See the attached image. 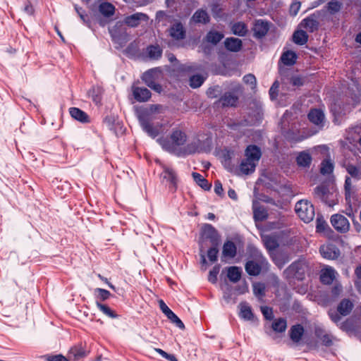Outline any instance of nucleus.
Wrapping results in <instances>:
<instances>
[{
  "label": "nucleus",
  "mask_w": 361,
  "mask_h": 361,
  "mask_svg": "<svg viewBox=\"0 0 361 361\" xmlns=\"http://www.w3.org/2000/svg\"><path fill=\"white\" fill-rule=\"evenodd\" d=\"M186 141V134L180 130H173L169 139L159 138L157 140L165 151L180 157L204 152L209 142L208 139L202 140L199 135L193 137L188 143Z\"/></svg>",
  "instance_id": "1"
},
{
  "label": "nucleus",
  "mask_w": 361,
  "mask_h": 361,
  "mask_svg": "<svg viewBox=\"0 0 361 361\" xmlns=\"http://www.w3.org/2000/svg\"><path fill=\"white\" fill-rule=\"evenodd\" d=\"M162 106L159 104H151L147 107L137 109V117L140 125L149 137L155 138L159 135L162 128L160 123L154 124L153 121L156 119V114L161 111Z\"/></svg>",
  "instance_id": "2"
},
{
  "label": "nucleus",
  "mask_w": 361,
  "mask_h": 361,
  "mask_svg": "<svg viewBox=\"0 0 361 361\" xmlns=\"http://www.w3.org/2000/svg\"><path fill=\"white\" fill-rule=\"evenodd\" d=\"M262 152L259 147L250 145L245 151V157L238 167H235L233 173L236 175H250L255 172V168L261 158Z\"/></svg>",
  "instance_id": "3"
},
{
  "label": "nucleus",
  "mask_w": 361,
  "mask_h": 361,
  "mask_svg": "<svg viewBox=\"0 0 361 361\" xmlns=\"http://www.w3.org/2000/svg\"><path fill=\"white\" fill-rule=\"evenodd\" d=\"M343 166L350 175V176H346L345 181V199L348 200L350 199L353 190L352 179L355 180L361 179V167L354 166L350 163H345Z\"/></svg>",
  "instance_id": "4"
},
{
  "label": "nucleus",
  "mask_w": 361,
  "mask_h": 361,
  "mask_svg": "<svg viewBox=\"0 0 361 361\" xmlns=\"http://www.w3.org/2000/svg\"><path fill=\"white\" fill-rule=\"evenodd\" d=\"M308 271V265L304 260H298L292 263L283 272L288 279L302 280Z\"/></svg>",
  "instance_id": "5"
},
{
  "label": "nucleus",
  "mask_w": 361,
  "mask_h": 361,
  "mask_svg": "<svg viewBox=\"0 0 361 361\" xmlns=\"http://www.w3.org/2000/svg\"><path fill=\"white\" fill-rule=\"evenodd\" d=\"M269 263L263 255L256 251L255 258L253 260H249L245 265L246 272L250 276H257L262 269L268 268Z\"/></svg>",
  "instance_id": "6"
},
{
  "label": "nucleus",
  "mask_w": 361,
  "mask_h": 361,
  "mask_svg": "<svg viewBox=\"0 0 361 361\" xmlns=\"http://www.w3.org/2000/svg\"><path fill=\"white\" fill-rule=\"evenodd\" d=\"M295 210L299 218L305 223L312 221L315 215L313 204L307 200L298 201L295 204Z\"/></svg>",
  "instance_id": "7"
},
{
  "label": "nucleus",
  "mask_w": 361,
  "mask_h": 361,
  "mask_svg": "<svg viewBox=\"0 0 361 361\" xmlns=\"http://www.w3.org/2000/svg\"><path fill=\"white\" fill-rule=\"evenodd\" d=\"M314 196L329 207H333L337 203V194L330 192L328 188L323 185L314 188Z\"/></svg>",
  "instance_id": "8"
},
{
  "label": "nucleus",
  "mask_w": 361,
  "mask_h": 361,
  "mask_svg": "<svg viewBox=\"0 0 361 361\" xmlns=\"http://www.w3.org/2000/svg\"><path fill=\"white\" fill-rule=\"evenodd\" d=\"M159 74V71L158 69H150L143 73L142 79L149 87L157 92H161L162 87L159 83L157 82Z\"/></svg>",
  "instance_id": "9"
},
{
  "label": "nucleus",
  "mask_w": 361,
  "mask_h": 361,
  "mask_svg": "<svg viewBox=\"0 0 361 361\" xmlns=\"http://www.w3.org/2000/svg\"><path fill=\"white\" fill-rule=\"evenodd\" d=\"M333 227L341 233H345L349 230L350 224L346 217L341 214H334L331 218Z\"/></svg>",
  "instance_id": "10"
},
{
  "label": "nucleus",
  "mask_w": 361,
  "mask_h": 361,
  "mask_svg": "<svg viewBox=\"0 0 361 361\" xmlns=\"http://www.w3.org/2000/svg\"><path fill=\"white\" fill-rule=\"evenodd\" d=\"M238 101V97L234 92H225L218 100L217 104L221 106H235Z\"/></svg>",
  "instance_id": "11"
},
{
  "label": "nucleus",
  "mask_w": 361,
  "mask_h": 361,
  "mask_svg": "<svg viewBox=\"0 0 361 361\" xmlns=\"http://www.w3.org/2000/svg\"><path fill=\"white\" fill-rule=\"evenodd\" d=\"M164 171L161 175L163 180L167 181L170 184V188L172 190H176L177 178L175 171L170 167L163 166Z\"/></svg>",
  "instance_id": "12"
},
{
  "label": "nucleus",
  "mask_w": 361,
  "mask_h": 361,
  "mask_svg": "<svg viewBox=\"0 0 361 361\" xmlns=\"http://www.w3.org/2000/svg\"><path fill=\"white\" fill-rule=\"evenodd\" d=\"M319 252L324 258L328 259H336L340 254L339 250L333 245H323L320 247Z\"/></svg>",
  "instance_id": "13"
},
{
  "label": "nucleus",
  "mask_w": 361,
  "mask_h": 361,
  "mask_svg": "<svg viewBox=\"0 0 361 361\" xmlns=\"http://www.w3.org/2000/svg\"><path fill=\"white\" fill-rule=\"evenodd\" d=\"M202 236L211 240L213 245H217L219 235L216 230L211 224H204L202 229Z\"/></svg>",
  "instance_id": "14"
},
{
  "label": "nucleus",
  "mask_w": 361,
  "mask_h": 361,
  "mask_svg": "<svg viewBox=\"0 0 361 361\" xmlns=\"http://www.w3.org/2000/svg\"><path fill=\"white\" fill-rule=\"evenodd\" d=\"M269 30V24L263 20H257L253 27L254 36L257 38H262L265 36Z\"/></svg>",
  "instance_id": "15"
},
{
  "label": "nucleus",
  "mask_w": 361,
  "mask_h": 361,
  "mask_svg": "<svg viewBox=\"0 0 361 361\" xmlns=\"http://www.w3.org/2000/svg\"><path fill=\"white\" fill-rule=\"evenodd\" d=\"M336 272L331 267H326L321 270L320 281L322 283L329 285L336 278Z\"/></svg>",
  "instance_id": "16"
},
{
  "label": "nucleus",
  "mask_w": 361,
  "mask_h": 361,
  "mask_svg": "<svg viewBox=\"0 0 361 361\" xmlns=\"http://www.w3.org/2000/svg\"><path fill=\"white\" fill-rule=\"evenodd\" d=\"M133 94L134 98L140 102H147L151 97V92L146 87H133Z\"/></svg>",
  "instance_id": "17"
},
{
  "label": "nucleus",
  "mask_w": 361,
  "mask_h": 361,
  "mask_svg": "<svg viewBox=\"0 0 361 361\" xmlns=\"http://www.w3.org/2000/svg\"><path fill=\"white\" fill-rule=\"evenodd\" d=\"M309 120L314 125L322 127L324 121V114L322 111L314 109L308 114Z\"/></svg>",
  "instance_id": "18"
},
{
  "label": "nucleus",
  "mask_w": 361,
  "mask_h": 361,
  "mask_svg": "<svg viewBox=\"0 0 361 361\" xmlns=\"http://www.w3.org/2000/svg\"><path fill=\"white\" fill-rule=\"evenodd\" d=\"M147 16L142 13H136L127 16L124 19V23L130 27H137L141 20H147Z\"/></svg>",
  "instance_id": "19"
},
{
  "label": "nucleus",
  "mask_w": 361,
  "mask_h": 361,
  "mask_svg": "<svg viewBox=\"0 0 361 361\" xmlns=\"http://www.w3.org/2000/svg\"><path fill=\"white\" fill-rule=\"evenodd\" d=\"M226 49L230 51L238 52L243 46L242 40L235 37H228L224 41Z\"/></svg>",
  "instance_id": "20"
},
{
  "label": "nucleus",
  "mask_w": 361,
  "mask_h": 361,
  "mask_svg": "<svg viewBox=\"0 0 361 361\" xmlns=\"http://www.w3.org/2000/svg\"><path fill=\"white\" fill-rule=\"evenodd\" d=\"M312 160V156L308 151H302L296 157V163L300 167H310Z\"/></svg>",
  "instance_id": "21"
},
{
  "label": "nucleus",
  "mask_w": 361,
  "mask_h": 361,
  "mask_svg": "<svg viewBox=\"0 0 361 361\" xmlns=\"http://www.w3.org/2000/svg\"><path fill=\"white\" fill-rule=\"evenodd\" d=\"M235 153L234 150L224 149L222 152V163L226 169L230 171H233L234 166L231 164V159L234 158Z\"/></svg>",
  "instance_id": "22"
},
{
  "label": "nucleus",
  "mask_w": 361,
  "mask_h": 361,
  "mask_svg": "<svg viewBox=\"0 0 361 361\" xmlns=\"http://www.w3.org/2000/svg\"><path fill=\"white\" fill-rule=\"evenodd\" d=\"M253 214L255 221H262L265 220L268 216L267 209L264 206L259 205L258 202H253Z\"/></svg>",
  "instance_id": "23"
},
{
  "label": "nucleus",
  "mask_w": 361,
  "mask_h": 361,
  "mask_svg": "<svg viewBox=\"0 0 361 361\" xmlns=\"http://www.w3.org/2000/svg\"><path fill=\"white\" fill-rule=\"evenodd\" d=\"M210 18L207 12L202 9L197 10L192 16L191 20L195 23L206 24L209 22Z\"/></svg>",
  "instance_id": "24"
},
{
  "label": "nucleus",
  "mask_w": 361,
  "mask_h": 361,
  "mask_svg": "<svg viewBox=\"0 0 361 361\" xmlns=\"http://www.w3.org/2000/svg\"><path fill=\"white\" fill-rule=\"evenodd\" d=\"M69 113L72 118L81 122L89 123L90 119L88 115L81 109L76 107H71L69 109Z\"/></svg>",
  "instance_id": "25"
},
{
  "label": "nucleus",
  "mask_w": 361,
  "mask_h": 361,
  "mask_svg": "<svg viewBox=\"0 0 361 361\" xmlns=\"http://www.w3.org/2000/svg\"><path fill=\"white\" fill-rule=\"evenodd\" d=\"M237 247L235 243L228 240L223 246L222 255L224 257L233 258L236 255Z\"/></svg>",
  "instance_id": "26"
},
{
  "label": "nucleus",
  "mask_w": 361,
  "mask_h": 361,
  "mask_svg": "<svg viewBox=\"0 0 361 361\" xmlns=\"http://www.w3.org/2000/svg\"><path fill=\"white\" fill-rule=\"evenodd\" d=\"M99 12L104 17H111L114 14L115 6L109 2H101L98 6Z\"/></svg>",
  "instance_id": "27"
},
{
  "label": "nucleus",
  "mask_w": 361,
  "mask_h": 361,
  "mask_svg": "<svg viewBox=\"0 0 361 361\" xmlns=\"http://www.w3.org/2000/svg\"><path fill=\"white\" fill-rule=\"evenodd\" d=\"M240 317L247 321H252L254 319V314L251 307L246 302H241L239 305Z\"/></svg>",
  "instance_id": "28"
},
{
  "label": "nucleus",
  "mask_w": 361,
  "mask_h": 361,
  "mask_svg": "<svg viewBox=\"0 0 361 361\" xmlns=\"http://www.w3.org/2000/svg\"><path fill=\"white\" fill-rule=\"evenodd\" d=\"M300 25L305 28L307 31L312 32L317 30L319 23L314 16H309L305 18Z\"/></svg>",
  "instance_id": "29"
},
{
  "label": "nucleus",
  "mask_w": 361,
  "mask_h": 361,
  "mask_svg": "<svg viewBox=\"0 0 361 361\" xmlns=\"http://www.w3.org/2000/svg\"><path fill=\"white\" fill-rule=\"evenodd\" d=\"M304 334V328L300 324L294 325L290 331V337L295 343H298Z\"/></svg>",
  "instance_id": "30"
},
{
  "label": "nucleus",
  "mask_w": 361,
  "mask_h": 361,
  "mask_svg": "<svg viewBox=\"0 0 361 361\" xmlns=\"http://www.w3.org/2000/svg\"><path fill=\"white\" fill-rule=\"evenodd\" d=\"M353 303L348 299H343L338 306V312L343 316L349 314L353 308Z\"/></svg>",
  "instance_id": "31"
},
{
  "label": "nucleus",
  "mask_w": 361,
  "mask_h": 361,
  "mask_svg": "<svg viewBox=\"0 0 361 361\" xmlns=\"http://www.w3.org/2000/svg\"><path fill=\"white\" fill-rule=\"evenodd\" d=\"M241 275L242 269L240 267H230L228 268L227 276L231 281L233 283L238 282L240 279Z\"/></svg>",
  "instance_id": "32"
},
{
  "label": "nucleus",
  "mask_w": 361,
  "mask_h": 361,
  "mask_svg": "<svg viewBox=\"0 0 361 361\" xmlns=\"http://www.w3.org/2000/svg\"><path fill=\"white\" fill-rule=\"evenodd\" d=\"M170 35L176 39H182L185 37V31L180 23H176L170 28Z\"/></svg>",
  "instance_id": "33"
},
{
  "label": "nucleus",
  "mask_w": 361,
  "mask_h": 361,
  "mask_svg": "<svg viewBox=\"0 0 361 361\" xmlns=\"http://www.w3.org/2000/svg\"><path fill=\"white\" fill-rule=\"evenodd\" d=\"M146 54L150 59L157 60L162 54V49L158 45H150L146 49Z\"/></svg>",
  "instance_id": "34"
},
{
  "label": "nucleus",
  "mask_w": 361,
  "mask_h": 361,
  "mask_svg": "<svg viewBox=\"0 0 361 361\" xmlns=\"http://www.w3.org/2000/svg\"><path fill=\"white\" fill-rule=\"evenodd\" d=\"M297 59L296 54L293 51H287L281 56V61L284 65L293 66L295 63Z\"/></svg>",
  "instance_id": "35"
},
{
  "label": "nucleus",
  "mask_w": 361,
  "mask_h": 361,
  "mask_svg": "<svg viewBox=\"0 0 361 361\" xmlns=\"http://www.w3.org/2000/svg\"><path fill=\"white\" fill-rule=\"evenodd\" d=\"M224 34L215 30L209 31L206 37L205 40L212 44H216L224 38Z\"/></svg>",
  "instance_id": "36"
},
{
  "label": "nucleus",
  "mask_w": 361,
  "mask_h": 361,
  "mask_svg": "<svg viewBox=\"0 0 361 361\" xmlns=\"http://www.w3.org/2000/svg\"><path fill=\"white\" fill-rule=\"evenodd\" d=\"M69 356L75 360H78L86 356V352L82 345H76L70 349Z\"/></svg>",
  "instance_id": "37"
},
{
  "label": "nucleus",
  "mask_w": 361,
  "mask_h": 361,
  "mask_svg": "<svg viewBox=\"0 0 361 361\" xmlns=\"http://www.w3.org/2000/svg\"><path fill=\"white\" fill-rule=\"evenodd\" d=\"M293 40L297 44L303 45L307 42L308 35L303 30H297L293 33Z\"/></svg>",
  "instance_id": "38"
},
{
  "label": "nucleus",
  "mask_w": 361,
  "mask_h": 361,
  "mask_svg": "<svg viewBox=\"0 0 361 361\" xmlns=\"http://www.w3.org/2000/svg\"><path fill=\"white\" fill-rule=\"evenodd\" d=\"M96 305L97 307V308L104 314H105L106 316L110 317V318H112V319H115V318H117L118 317V315L116 314V313L112 310L109 306H107L106 305H104V304H102L99 301L97 300L96 301Z\"/></svg>",
  "instance_id": "39"
},
{
  "label": "nucleus",
  "mask_w": 361,
  "mask_h": 361,
  "mask_svg": "<svg viewBox=\"0 0 361 361\" xmlns=\"http://www.w3.org/2000/svg\"><path fill=\"white\" fill-rule=\"evenodd\" d=\"M232 32L234 35L238 36H245L247 34V29L245 23L238 22L232 25Z\"/></svg>",
  "instance_id": "40"
},
{
  "label": "nucleus",
  "mask_w": 361,
  "mask_h": 361,
  "mask_svg": "<svg viewBox=\"0 0 361 361\" xmlns=\"http://www.w3.org/2000/svg\"><path fill=\"white\" fill-rule=\"evenodd\" d=\"M194 180L204 190H209L211 184L200 173H192Z\"/></svg>",
  "instance_id": "41"
},
{
  "label": "nucleus",
  "mask_w": 361,
  "mask_h": 361,
  "mask_svg": "<svg viewBox=\"0 0 361 361\" xmlns=\"http://www.w3.org/2000/svg\"><path fill=\"white\" fill-rule=\"evenodd\" d=\"M263 241L266 248L269 250H274L279 246L277 240L271 235L264 236Z\"/></svg>",
  "instance_id": "42"
},
{
  "label": "nucleus",
  "mask_w": 361,
  "mask_h": 361,
  "mask_svg": "<svg viewBox=\"0 0 361 361\" xmlns=\"http://www.w3.org/2000/svg\"><path fill=\"white\" fill-rule=\"evenodd\" d=\"M287 327L286 320L283 318L276 319L272 324V329L276 332H283Z\"/></svg>",
  "instance_id": "43"
},
{
  "label": "nucleus",
  "mask_w": 361,
  "mask_h": 361,
  "mask_svg": "<svg viewBox=\"0 0 361 361\" xmlns=\"http://www.w3.org/2000/svg\"><path fill=\"white\" fill-rule=\"evenodd\" d=\"M94 294L97 300L101 301H105L108 300L111 295L109 290L100 288H95L94 290Z\"/></svg>",
  "instance_id": "44"
},
{
  "label": "nucleus",
  "mask_w": 361,
  "mask_h": 361,
  "mask_svg": "<svg viewBox=\"0 0 361 361\" xmlns=\"http://www.w3.org/2000/svg\"><path fill=\"white\" fill-rule=\"evenodd\" d=\"M327 10L331 14H335L340 11L342 4L336 0H331L327 4Z\"/></svg>",
  "instance_id": "45"
},
{
  "label": "nucleus",
  "mask_w": 361,
  "mask_h": 361,
  "mask_svg": "<svg viewBox=\"0 0 361 361\" xmlns=\"http://www.w3.org/2000/svg\"><path fill=\"white\" fill-rule=\"evenodd\" d=\"M334 169V166L331 161L329 159L324 160L321 164L320 172L323 175L330 174Z\"/></svg>",
  "instance_id": "46"
},
{
  "label": "nucleus",
  "mask_w": 361,
  "mask_h": 361,
  "mask_svg": "<svg viewBox=\"0 0 361 361\" xmlns=\"http://www.w3.org/2000/svg\"><path fill=\"white\" fill-rule=\"evenodd\" d=\"M204 78L200 75H195L190 78V85L192 88L200 87L204 82Z\"/></svg>",
  "instance_id": "47"
},
{
  "label": "nucleus",
  "mask_w": 361,
  "mask_h": 361,
  "mask_svg": "<svg viewBox=\"0 0 361 361\" xmlns=\"http://www.w3.org/2000/svg\"><path fill=\"white\" fill-rule=\"evenodd\" d=\"M209 7L214 17H216L220 14L221 8L219 0H212L209 4Z\"/></svg>",
  "instance_id": "48"
},
{
  "label": "nucleus",
  "mask_w": 361,
  "mask_h": 361,
  "mask_svg": "<svg viewBox=\"0 0 361 361\" xmlns=\"http://www.w3.org/2000/svg\"><path fill=\"white\" fill-rule=\"evenodd\" d=\"M253 293L257 297H263L265 294V286L263 283H258L253 285Z\"/></svg>",
  "instance_id": "49"
},
{
  "label": "nucleus",
  "mask_w": 361,
  "mask_h": 361,
  "mask_svg": "<svg viewBox=\"0 0 361 361\" xmlns=\"http://www.w3.org/2000/svg\"><path fill=\"white\" fill-rule=\"evenodd\" d=\"M44 358L47 361H69L65 356L59 355H45Z\"/></svg>",
  "instance_id": "50"
},
{
  "label": "nucleus",
  "mask_w": 361,
  "mask_h": 361,
  "mask_svg": "<svg viewBox=\"0 0 361 361\" xmlns=\"http://www.w3.org/2000/svg\"><path fill=\"white\" fill-rule=\"evenodd\" d=\"M243 81L245 83L250 85L251 89H255L257 85L256 78L252 74H247L243 77Z\"/></svg>",
  "instance_id": "51"
},
{
  "label": "nucleus",
  "mask_w": 361,
  "mask_h": 361,
  "mask_svg": "<svg viewBox=\"0 0 361 361\" xmlns=\"http://www.w3.org/2000/svg\"><path fill=\"white\" fill-rule=\"evenodd\" d=\"M168 319L171 320V322L175 324L178 328L183 329L185 328L184 324L183 322L173 312L168 315Z\"/></svg>",
  "instance_id": "52"
},
{
  "label": "nucleus",
  "mask_w": 361,
  "mask_h": 361,
  "mask_svg": "<svg viewBox=\"0 0 361 361\" xmlns=\"http://www.w3.org/2000/svg\"><path fill=\"white\" fill-rule=\"evenodd\" d=\"M217 245H214L213 247L209 249L207 252V257L212 262H214L217 260V255L219 250L216 247Z\"/></svg>",
  "instance_id": "53"
},
{
  "label": "nucleus",
  "mask_w": 361,
  "mask_h": 361,
  "mask_svg": "<svg viewBox=\"0 0 361 361\" xmlns=\"http://www.w3.org/2000/svg\"><path fill=\"white\" fill-rule=\"evenodd\" d=\"M219 269L218 267H214L209 274L208 280L212 283H215L217 281V275L219 274Z\"/></svg>",
  "instance_id": "54"
},
{
  "label": "nucleus",
  "mask_w": 361,
  "mask_h": 361,
  "mask_svg": "<svg viewBox=\"0 0 361 361\" xmlns=\"http://www.w3.org/2000/svg\"><path fill=\"white\" fill-rule=\"evenodd\" d=\"M327 226H328V224L324 219H322V218H319V217L317 219V225H316L317 231L322 232V231H325V229Z\"/></svg>",
  "instance_id": "55"
},
{
  "label": "nucleus",
  "mask_w": 361,
  "mask_h": 361,
  "mask_svg": "<svg viewBox=\"0 0 361 361\" xmlns=\"http://www.w3.org/2000/svg\"><path fill=\"white\" fill-rule=\"evenodd\" d=\"M261 311L266 319H268V320L272 319L273 312H272L271 308H269L267 306H264V307H261Z\"/></svg>",
  "instance_id": "56"
},
{
  "label": "nucleus",
  "mask_w": 361,
  "mask_h": 361,
  "mask_svg": "<svg viewBox=\"0 0 361 361\" xmlns=\"http://www.w3.org/2000/svg\"><path fill=\"white\" fill-rule=\"evenodd\" d=\"M279 87V84L277 81L274 82L272 86L269 90V95L270 98L273 100L275 99L277 97V91Z\"/></svg>",
  "instance_id": "57"
},
{
  "label": "nucleus",
  "mask_w": 361,
  "mask_h": 361,
  "mask_svg": "<svg viewBox=\"0 0 361 361\" xmlns=\"http://www.w3.org/2000/svg\"><path fill=\"white\" fill-rule=\"evenodd\" d=\"M155 350L160 355H161L166 360H169L170 361H178V360L173 355L168 354L167 353L159 348H156Z\"/></svg>",
  "instance_id": "58"
},
{
  "label": "nucleus",
  "mask_w": 361,
  "mask_h": 361,
  "mask_svg": "<svg viewBox=\"0 0 361 361\" xmlns=\"http://www.w3.org/2000/svg\"><path fill=\"white\" fill-rule=\"evenodd\" d=\"M300 8V3L297 1L293 3L290 6V13L292 16H296Z\"/></svg>",
  "instance_id": "59"
},
{
  "label": "nucleus",
  "mask_w": 361,
  "mask_h": 361,
  "mask_svg": "<svg viewBox=\"0 0 361 361\" xmlns=\"http://www.w3.org/2000/svg\"><path fill=\"white\" fill-rule=\"evenodd\" d=\"M214 192L218 195H222L224 194V189L221 183L219 180L214 182Z\"/></svg>",
  "instance_id": "60"
},
{
  "label": "nucleus",
  "mask_w": 361,
  "mask_h": 361,
  "mask_svg": "<svg viewBox=\"0 0 361 361\" xmlns=\"http://www.w3.org/2000/svg\"><path fill=\"white\" fill-rule=\"evenodd\" d=\"M319 339L322 341L323 344H324L326 346H329L332 344L331 336L326 333L324 334Z\"/></svg>",
  "instance_id": "61"
},
{
  "label": "nucleus",
  "mask_w": 361,
  "mask_h": 361,
  "mask_svg": "<svg viewBox=\"0 0 361 361\" xmlns=\"http://www.w3.org/2000/svg\"><path fill=\"white\" fill-rule=\"evenodd\" d=\"M290 83L293 86H301L303 85V78L300 76H293L290 78Z\"/></svg>",
  "instance_id": "62"
},
{
  "label": "nucleus",
  "mask_w": 361,
  "mask_h": 361,
  "mask_svg": "<svg viewBox=\"0 0 361 361\" xmlns=\"http://www.w3.org/2000/svg\"><path fill=\"white\" fill-rule=\"evenodd\" d=\"M159 304L160 309L165 314V315L166 317H168V315H170L172 311L169 308V307L165 304V302L161 300H159Z\"/></svg>",
  "instance_id": "63"
},
{
  "label": "nucleus",
  "mask_w": 361,
  "mask_h": 361,
  "mask_svg": "<svg viewBox=\"0 0 361 361\" xmlns=\"http://www.w3.org/2000/svg\"><path fill=\"white\" fill-rule=\"evenodd\" d=\"M75 9L80 19L84 23H86L87 20V16L85 13V11L81 8H79L77 5H75Z\"/></svg>",
  "instance_id": "64"
}]
</instances>
